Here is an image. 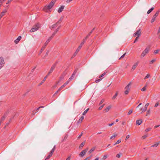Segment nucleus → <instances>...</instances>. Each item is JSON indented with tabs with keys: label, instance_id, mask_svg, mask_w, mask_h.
<instances>
[{
	"label": "nucleus",
	"instance_id": "nucleus-1",
	"mask_svg": "<svg viewBox=\"0 0 160 160\" xmlns=\"http://www.w3.org/2000/svg\"><path fill=\"white\" fill-rule=\"evenodd\" d=\"M56 0H52V2L50 3L48 6H45L43 8L45 12H47V10L50 9L55 4Z\"/></svg>",
	"mask_w": 160,
	"mask_h": 160
},
{
	"label": "nucleus",
	"instance_id": "nucleus-2",
	"mask_svg": "<svg viewBox=\"0 0 160 160\" xmlns=\"http://www.w3.org/2000/svg\"><path fill=\"white\" fill-rule=\"evenodd\" d=\"M40 27V25L38 23H37L34 25L31 29L30 30L31 32H34L38 30Z\"/></svg>",
	"mask_w": 160,
	"mask_h": 160
},
{
	"label": "nucleus",
	"instance_id": "nucleus-3",
	"mask_svg": "<svg viewBox=\"0 0 160 160\" xmlns=\"http://www.w3.org/2000/svg\"><path fill=\"white\" fill-rule=\"evenodd\" d=\"M150 47H147L142 53L141 56V58H142L144 57L145 55L148 53Z\"/></svg>",
	"mask_w": 160,
	"mask_h": 160
},
{
	"label": "nucleus",
	"instance_id": "nucleus-4",
	"mask_svg": "<svg viewBox=\"0 0 160 160\" xmlns=\"http://www.w3.org/2000/svg\"><path fill=\"white\" fill-rule=\"evenodd\" d=\"M52 38L51 37H50L47 40V41L45 42L44 43V45L42 47V48H41V50L40 53H42V51H43L45 48V47L47 46V45L48 44V43L50 42V40Z\"/></svg>",
	"mask_w": 160,
	"mask_h": 160
},
{
	"label": "nucleus",
	"instance_id": "nucleus-5",
	"mask_svg": "<svg viewBox=\"0 0 160 160\" xmlns=\"http://www.w3.org/2000/svg\"><path fill=\"white\" fill-rule=\"evenodd\" d=\"M131 84L132 82H130L125 88L126 90L125 91L124 93L125 94L127 95L128 94L130 90L129 87Z\"/></svg>",
	"mask_w": 160,
	"mask_h": 160
},
{
	"label": "nucleus",
	"instance_id": "nucleus-6",
	"mask_svg": "<svg viewBox=\"0 0 160 160\" xmlns=\"http://www.w3.org/2000/svg\"><path fill=\"white\" fill-rule=\"evenodd\" d=\"M141 34V31L140 29H138L133 34L134 37H139Z\"/></svg>",
	"mask_w": 160,
	"mask_h": 160
},
{
	"label": "nucleus",
	"instance_id": "nucleus-7",
	"mask_svg": "<svg viewBox=\"0 0 160 160\" xmlns=\"http://www.w3.org/2000/svg\"><path fill=\"white\" fill-rule=\"evenodd\" d=\"M88 150V148H87L82 150L81 152L79 154V156L81 157H83L85 155Z\"/></svg>",
	"mask_w": 160,
	"mask_h": 160
},
{
	"label": "nucleus",
	"instance_id": "nucleus-8",
	"mask_svg": "<svg viewBox=\"0 0 160 160\" xmlns=\"http://www.w3.org/2000/svg\"><path fill=\"white\" fill-rule=\"evenodd\" d=\"M4 61L2 57L0 58V69L4 66Z\"/></svg>",
	"mask_w": 160,
	"mask_h": 160
},
{
	"label": "nucleus",
	"instance_id": "nucleus-9",
	"mask_svg": "<svg viewBox=\"0 0 160 160\" xmlns=\"http://www.w3.org/2000/svg\"><path fill=\"white\" fill-rule=\"evenodd\" d=\"M55 146H54V148L52 149V150L51 151L49 155L47 157L46 159H48L49 158L51 157V156L52 155L53 152H54L55 151Z\"/></svg>",
	"mask_w": 160,
	"mask_h": 160
},
{
	"label": "nucleus",
	"instance_id": "nucleus-10",
	"mask_svg": "<svg viewBox=\"0 0 160 160\" xmlns=\"http://www.w3.org/2000/svg\"><path fill=\"white\" fill-rule=\"evenodd\" d=\"M158 13H159V11H158L154 15V16H153L151 20V23H152L153 22H154L155 21L156 18L158 16Z\"/></svg>",
	"mask_w": 160,
	"mask_h": 160
},
{
	"label": "nucleus",
	"instance_id": "nucleus-11",
	"mask_svg": "<svg viewBox=\"0 0 160 160\" xmlns=\"http://www.w3.org/2000/svg\"><path fill=\"white\" fill-rule=\"evenodd\" d=\"M149 105L148 103H147L145 105L143 109L142 108H140V110L142 111V112H145L147 109V108Z\"/></svg>",
	"mask_w": 160,
	"mask_h": 160
},
{
	"label": "nucleus",
	"instance_id": "nucleus-12",
	"mask_svg": "<svg viewBox=\"0 0 160 160\" xmlns=\"http://www.w3.org/2000/svg\"><path fill=\"white\" fill-rule=\"evenodd\" d=\"M55 66H56L55 64H54L52 65L49 71V72H48V73L47 75L48 76L49 75V74L53 72V71L55 69Z\"/></svg>",
	"mask_w": 160,
	"mask_h": 160
},
{
	"label": "nucleus",
	"instance_id": "nucleus-13",
	"mask_svg": "<svg viewBox=\"0 0 160 160\" xmlns=\"http://www.w3.org/2000/svg\"><path fill=\"white\" fill-rule=\"evenodd\" d=\"M112 106L111 105H110L107 107L104 110V111L105 112H107L110 109L112 108Z\"/></svg>",
	"mask_w": 160,
	"mask_h": 160
},
{
	"label": "nucleus",
	"instance_id": "nucleus-14",
	"mask_svg": "<svg viewBox=\"0 0 160 160\" xmlns=\"http://www.w3.org/2000/svg\"><path fill=\"white\" fill-rule=\"evenodd\" d=\"M65 6H62L60 7H59L58 10V13H60L62 12V11L63 10Z\"/></svg>",
	"mask_w": 160,
	"mask_h": 160
},
{
	"label": "nucleus",
	"instance_id": "nucleus-15",
	"mask_svg": "<svg viewBox=\"0 0 160 160\" xmlns=\"http://www.w3.org/2000/svg\"><path fill=\"white\" fill-rule=\"evenodd\" d=\"M142 122V119H139L137 120L136 121V123L137 125H140Z\"/></svg>",
	"mask_w": 160,
	"mask_h": 160
},
{
	"label": "nucleus",
	"instance_id": "nucleus-16",
	"mask_svg": "<svg viewBox=\"0 0 160 160\" xmlns=\"http://www.w3.org/2000/svg\"><path fill=\"white\" fill-rule=\"evenodd\" d=\"M76 73V71H75L72 74V75L71 76V77L69 79V80H72L74 77Z\"/></svg>",
	"mask_w": 160,
	"mask_h": 160
},
{
	"label": "nucleus",
	"instance_id": "nucleus-17",
	"mask_svg": "<svg viewBox=\"0 0 160 160\" xmlns=\"http://www.w3.org/2000/svg\"><path fill=\"white\" fill-rule=\"evenodd\" d=\"M21 37L19 36L18 37V38L14 41L15 43L16 44L18 43L19 41L21 39Z\"/></svg>",
	"mask_w": 160,
	"mask_h": 160
},
{
	"label": "nucleus",
	"instance_id": "nucleus-18",
	"mask_svg": "<svg viewBox=\"0 0 160 160\" xmlns=\"http://www.w3.org/2000/svg\"><path fill=\"white\" fill-rule=\"evenodd\" d=\"M95 147H94L92 148L88 152V153L89 154L92 153L95 150Z\"/></svg>",
	"mask_w": 160,
	"mask_h": 160
},
{
	"label": "nucleus",
	"instance_id": "nucleus-19",
	"mask_svg": "<svg viewBox=\"0 0 160 160\" xmlns=\"http://www.w3.org/2000/svg\"><path fill=\"white\" fill-rule=\"evenodd\" d=\"M48 76L47 75L43 79V80L39 84L38 86H40L42 85L46 80L47 77Z\"/></svg>",
	"mask_w": 160,
	"mask_h": 160
},
{
	"label": "nucleus",
	"instance_id": "nucleus-20",
	"mask_svg": "<svg viewBox=\"0 0 160 160\" xmlns=\"http://www.w3.org/2000/svg\"><path fill=\"white\" fill-rule=\"evenodd\" d=\"M64 76L63 75H62V76L60 77L59 80L57 82V84H58V83H59L60 81L63 79Z\"/></svg>",
	"mask_w": 160,
	"mask_h": 160
},
{
	"label": "nucleus",
	"instance_id": "nucleus-21",
	"mask_svg": "<svg viewBox=\"0 0 160 160\" xmlns=\"http://www.w3.org/2000/svg\"><path fill=\"white\" fill-rule=\"evenodd\" d=\"M84 118V116L81 117V118H80V119L78 121V123H81V122H82V121L83 120V119Z\"/></svg>",
	"mask_w": 160,
	"mask_h": 160
},
{
	"label": "nucleus",
	"instance_id": "nucleus-22",
	"mask_svg": "<svg viewBox=\"0 0 160 160\" xmlns=\"http://www.w3.org/2000/svg\"><path fill=\"white\" fill-rule=\"evenodd\" d=\"M7 12L6 9H5L1 13L0 15L2 16V17L4 16L5 14V13Z\"/></svg>",
	"mask_w": 160,
	"mask_h": 160
},
{
	"label": "nucleus",
	"instance_id": "nucleus-23",
	"mask_svg": "<svg viewBox=\"0 0 160 160\" xmlns=\"http://www.w3.org/2000/svg\"><path fill=\"white\" fill-rule=\"evenodd\" d=\"M85 141L82 142L81 143V144L79 146V148H82L83 147V146H84V145H85Z\"/></svg>",
	"mask_w": 160,
	"mask_h": 160
},
{
	"label": "nucleus",
	"instance_id": "nucleus-24",
	"mask_svg": "<svg viewBox=\"0 0 160 160\" xmlns=\"http://www.w3.org/2000/svg\"><path fill=\"white\" fill-rule=\"evenodd\" d=\"M117 135V134H116L115 133H114L113 135L110 137V139H112L113 138H115Z\"/></svg>",
	"mask_w": 160,
	"mask_h": 160
},
{
	"label": "nucleus",
	"instance_id": "nucleus-25",
	"mask_svg": "<svg viewBox=\"0 0 160 160\" xmlns=\"http://www.w3.org/2000/svg\"><path fill=\"white\" fill-rule=\"evenodd\" d=\"M59 28V27L52 34V36L51 37L52 38L53 36L58 32Z\"/></svg>",
	"mask_w": 160,
	"mask_h": 160
},
{
	"label": "nucleus",
	"instance_id": "nucleus-26",
	"mask_svg": "<svg viewBox=\"0 0 160 160\" xmlns=\"http://www.w3.org/2000/svg\"><path fill=\"white\" fill-rule=\"evenodd\" d=\"M138 63H135L132 66V69H133V70H134L135 69V68H136V67H137V66H138Z\"/></svg>",
	"mask_w": 160,
	"mask_h": 160
},
{
	"label": "nucleus",
	"instance_id": "nucleus-27",
	"mask_svg": "<svg viewBox=\"0 0 160 160\" xmlns=\"http://www.w3.org/2000/svg\"><path fill=\"white\" fill-rule=\"evenodd\" d=\"M118 92H117L115 95L114 96H113V97H112V99H115L116 98V97H117V96H118Z\"/></svg>",
	"mask_w": 160,
	"mask_h": 160
},
{
	"label": "nucleus",
	"instance_id": "nucleus-28",
	"mask_svg": "<svg viewBox=\"0 0 160 160\" xmlns=\"http://www.w3.org/2000/svg\"><path fill=\"white\" fill-rule=\"evenodd\" d=\"M81 48H80V47H78V48L76 50V51L74 54V55H75L77 54V53L79 51V50H80V49Z\"/></svg>",
	"mask_w": 160,
	"mask_h": 160
},
{
	"label": "nucleus",
	"instance_id": "nucleus-29",
	"mask_svg": "<svg viewBox=\"0 0 160 160\" xmlns=\"http://www.w3.org/2000/svg\"><path fill=\"white\" fill-rule=\"evenodd\" d=\"M154 9L153 8H152L148 10L147 12L148 14H149Z\"/></svg>",
	"mask_w": 160,
	"mask_h": 160
},
{
	"label": "nucleus",
	"instance_id": "nucleus-30",
	"mask_svg": "<svg viewBox=\"0 0 160 160\" xmlns=\"http://www.w3.org/2000/svg\"><path fill=\"white\" fill-rule=\"evenodd\" d=\"M89 109V108H88L86 110L84 111V112L82 113V115H85L86 114V113L88 111Z\"/></svg>",
	"mask_w": 160,
	"mask_h": 160
},
{
	"label": "nucleus",
	"instance_id": "nucleus-31",
	"mask_svg": "<svg viewBox=\"0 0 160 160\" xmlns=\"http://www.w3.org/2000/svg\"><path fill=\"white\" fill-rule=\"evenodd\" d=\"M159 144V142H156L154 144L152 145L151 146V147H157L158 145Z\"/></svg>",
	"mask_w": 160,
	"mask_h": 160
},
{
	"label": "nucleus",
	"instance_id": "nucleus-32",
	"mask_svg": "<svg viewBox=\"0 0 160 160\" xmlns=\"http://www.w3.org/2000/svg\"><path fill=\"white\" fill-rule=\"evenodd\" d=\"M148 136V134H146L145 135H144L143 136H142V138L143 139H144L145 138H146Z\"/></svg>",
	"mask_w": 160,
	"mask_h": 160
},
{
	"label": "nucleus",
	"instance_id": "nucleus-33",
	"mask_svg": "<svg viewBox=\"0 0 160 160\" xmlns=\"http://www.w3.org/2000/svg\"><path fill=\"white\" fill-rule=\"evenodd\" d=\"M121 140L119 139L118 140L117 142L114 144V145H116L117 144H118L121 142Z\"/></svg>",
	"mask_w": 160,
	"mask_h": 160
},
{
	"label": "nucleus",
	"instance_id": "nucleus-34",
	"mask_svg": "<svg viewBox=\"0 0 160 160\" xmlns=\"http://www.w3.org/2000/svg\"><path fill=\"white\" fill-rule=\"evenodd\" d=\"M151 129V128H148L146 129L145 130V132H147L149 131H150Z\"/></svg>",
	"mask_w": 160,
	"mask_h": 160
},
{
	"label": "nucleus",
	"instance_id": "nucleus-35",
	"mask_svg": "<svg viewBox=\"0 0 160 160\" xmlns=\"http://www.w3.org/2000/svg\"><path fill=\"white\" fill-rule=\"evenodd\" d=\"M133 111L132 109L130 110L128 112V115H130L132 112Z\"/></svg>",
	"mask_w": 160,
	"mask_h": 160
},
{
	"label": "nucleus",
	"instance_id": "nucleus-36",
	"mask_svg": "<svg viewBox=\"0 0 160 160\" xmlns=\"http://www.w3.org/2000/svg\"><path fill=\"white\" fill-rule=\"evenodd\" d=\"M150 77V75L149 74H147L146 76L144 78V79H146L147 78H149Z\"/></svg>",
	"mask_w": 160,
	"mask_h": 160
},
{
	"label": "nucleus",
	"instance_id": "nucleus-37",
	"mask_svg": "<svg viewBox=\"0 0 160 160\" xmlns=\"http://www.w3.org/2000/svg\"><path fill=\"white\" fill-rule=\"evenodd\" d=\"M105 104H104L103 105H102L101 106H100L99 108H98V110H101L102 108L104 106Z\"/></svg>",
	"mask_w": 160,
	"mask_h": 160
},
{
	"label": "nucleus",
	"instance_id": "nucleus-38",
	"mask_svg": "<svg viewBox=\"0 0 160 160\" xmlns=\"http://www.w3.org/2000/svg\"><path fill=\"white\" fill-rule=\"evenodd\" d=\"M146 90V86L144 87L141 89L142 91H144Z\"/></svg>",
	"mask_w": 160,
	"mask_h": 160
},
{
	"label": "nucleus",
	"instance_id": "nucleus-39",
	"mask_svg": "<svg viewBox=\"0 0 160 160\" xmlns=\"http://www.w3.org/2000/svg\"><path fill=\"white\" fill-rule=\"evenodd\" d=\"M58 24V23H57V22L56 23L53 25L52 27V28H54L56 27L57 26V24Z\"/></svg>",
	"mask_w": 160,
	"mask_h": 160
},
{
	"label": "nucleus",
	"instance_id": "nucleus-40",
	"mask_svg": "<svg viewBox=\"0 0 160 160\" xmlns=\"http://www.w3.org/2000/svg\"><path fill=\"white\" fill-rule=\"evenodd\" d=\"M121 153H119L118 154L116 155V157L117 158H119L121 156Z\"/></svg>",
	"mask_w": 160,
	"mask_h": 160
},
{
	"label": "nucleus",
	"instance_id": "nucleus-41",
	"mask_svg": "<svg viewBox=\"0 0 160 160\" xmlns=\"http://www.w3.org/2000/svg\"><path fill=\"white\" fill-rule=\"evenodd\" d=\"M159 51V50H155L154 52V54H157Z\"/></svg>",
	"mask_w": 160,
	"mask_h": 160
},
{
	"label": "nucleus",
	"instance_id": "nucleus-42",
	"mask_svg": "<svg viewBox=\"0 0 160 160\" xmlns=\"http://www.w3.org/2000/svg\"><path fill=\"white\" fill-rule=\"evenodd\" d=\"M107 158V155H104L103 156L102 159L103 160H105Z\"/></svg>",
	"mask_w": 160,
	"mask_h": 160
},
{
	"label": "nucleus",
	"instance_id": "nucleus-43",
	"mask_svg": "<svg viewBox=\"0 0 160 160\" xmlns=\"http://www.w3.org/2000/svg\"><path fill=\"white\" fill-rule=\"evenodd\" d=\"M150 112V110L149 109L148 110V111L147 112V113L146 115V116H148V115H149V114Z\"/></svg>",
	"mask_w": 160,
	"mask_h": 160
},
{
	"label": "nucleus",
	"instance_id": "nucleus-44",
	"mask_svg": "<svg viewBox=\"0 0 160 160\" xmlns=\"http://www.w3.org/2000/svg\"><path fill=\"white\" fill-rule=\"evenodd\" d=\"M71 81L70 80H69V79L68 80V81H67L66 82H65L64 85L66 86L67 84H68L69 83V82Z\"/></svg>",
	"mask_w": 160,
	"mask_h": 160
},
{
	"label": "nucleus",
	"instance_id": "nucleus-45",
	"mask_svg": "<svg viewBox=\"0 0 160 160\" xmlns=\"http://www.w3.org/2000/svg\"><path fill=\"white\" fill-rule=\"evenodd\" d=\"M105 101V100L104 99L102 100L99 103V105L101 104Z\"/></svg>",
	"mask_w": 160,
	"mask_h": 160
},
{
	"label": "nucleus",
	"instance_id": "nucleus-46",
	"mask_svg": "<svg viewBox=\"0 0 160 160\" xmlns=\"http://www.w3.org/2000/svg\"><path fill=\"white\" fill-rule=\"evenodd\" d=\"M63 19V18L62 17H61L59 21L57 22V23H58L59 22H61Z\"/></svg>",
	"mask_w": 160,
	"mask_h": 160
},
{
	"label": "nucleus",
	"instance_id": "nucleus-47",
	"mask_svg": "<svg viewBox=\"0 0 160 160\" xmlns=\"http://www.w3.org/2000/svg\"><path fill=\"white\" fill-rule=\"evenodd\" d=\"M159 103L158 102H157L155 105H154V107H158V105H159Z\"/></svg>",
	"mask_w": 160,
	"mask_h": 160
},
{
	"label": "nucleus",
	"instance_id": "nucleus-48",
	"mask_svg": "<svg viewBox=\"0 0 160 160\" xmlns=\"http://www.w3.org/2000/svg\"><path fill=\"white\" fill-rule=\"evenodd\" d=\"M126 53H124L122 56H121V57L119 58V59H121V58H123L125 56V55H126Z\"/></svg>",
	"mask_w": 160,
	"mask_h": 160
},
{
	"label": "nucleus",
	"instance_id": "nucleus-49",
	"mask_svg": "<svg viewBox=\"0 0 160 160\" xmlns=\"http://www.w3.org/2000/svg\"><path fill=\"white\" fill-rule=\"evenodd\" d=\"M91 156L87 157L84 159V160H89V159L91 158Z\"/></svg>",
	"mask_w": 160,
	"mask_h": 160
},
{
	"label": "nucleus",
	"instance_id": "nucleus-50",
	"mask_svg": "<svg viewBox=\"0 0 160 160\" xmlns=\"http://www.w3.org/2000/svg\"><path fill=\"white\" fill-rule=\"evenodd\" d=\"M5 116H3L2 118L0 121H1L2 122V121H4V119H5Z\"/></svg>",
	"mask_w": 160,
	"mask_h": 160
},
{
	"label": "nucleus",
	"instance_id": "nucleus-51",
	"mask_svg": "<svg viewBox=\"0 0 160 160\" xmlns=\"http://www.w3.org/2000/svg\"><path fill=\"white\" fill-rule=\"evenodd\" d=\"M106 74L105 72H104L103 73H102L100 77L99 78H101L104 75H105Z\"/></svg>",
	"mask_w": 160,
	"mask_h": 160
},
{
	"label": "nucleus",
	"instance_id": "nucleus-52",
	"mask_svg": "<svg viewBox=\"0 0 160 160\" xmlns=\"http://www.w3.org/2000/svg\"><path fill=\"white\" fill-rule=\"evenodd\" d=\"M156 61V59H153L152 60L151 62H150V63H153V62H154L155 61Z\"/></svg>",
	"mask_w": 160,
	"mask_h": 160
},
{
	"label": "nucleus",
	"instance_id": "nucleus-53",
	"mask_svg": "<svg viewBox=\"0 0 160 160\" xmlns=\"http://www.w3.org/2000/svg\"><path fill=\"white\" fill-rule=\"evenodd\" d=\"M102 79H99L97 80H96L95 82L96 83H97V82H99V81H100Z\"/></svg>",
	"mask_w": 160,
	"mask_h": 160
},
{
	"label": "nucleus",
	"instance_id": "nucleus-54",
	"mask_svg": "<svg viewBox=\"0 0 160 160\" xmlns=\"http://www.w3.org/2000/svg\"><path fill=\"white\" fill-rule=\"evenodd\" d=\"M139 38V37H136L135 40V41H134V43H135L136 41H137L138 40V38Z\"/></svg>",
	"mask_w": 160,
	"mask_h": 160
},
{
	"label": "nucleus",
	"instance_id": "nucleus-55",
	"mask_svg": "<svg viewBox=\"0 0 160 160\" xmlns=\"http://www.w3.org/2000/svg\"><path fill=\"white\" fill-rule=\"evenodd\" d=\"M6 0H0V3L2 4Z\"/></svg>",
	"mask_w": 160,
	"mask_h": 160
},
{
	"label": "nucleus",
	"instance_id": "nucleus-56",
	"mask_svg": "<svg viewBox=\"0 0 160 160\" xmlns=\"http://www.w3.org/2000/svg\"><path fill=\"white\" fill-rule=\"evenodd\" d=\"M85 42V40H83L82 42L81 43V45H83Z\"/></svg>",
	"mask_w": 160,
	"mask_h": 160
},
{
	"label": "nucleus",
	"instance_id": "nucleus-57",
	"mask_svg": "<svg viewBox=\"0 0 160 160\" xmlns=\"http://www.w3.org/2000/svg\"><path fill=\"white\" fill-rule=\"evenodd\" d=\"M129 137H130V135H127L126 138V140L128 139V138H129Z\"/></svg>",
	"mask_w": 160,
	"mask_h": 160
},
{
	"label": "nucleus",
	"instance_id": "nucleus-58",
	"mask_svg": "<svg viewBox=\"0 0 160 160\" xmlns=\"http://www.w3.org/2000/svg\"><path fill=\"white\" fill-rule=\"evenodd\" d=\"M114 124V122H113L112 123H110V124H108V126H109V127H111V126H112V125H113V124Z\"/></svg>",
	"mask_w": 160,
	"mask_h": 160
},
{
	"label": "nucleus",
	"instance_id": "nucleus-59",
	"mask_svg": "<svg viewBox=\"0 0 160 160\" xmlns=\"http://www.w3.org/2000/svg\"><path fill=\"white\" fill-rule=\"evenodd\" d=\"M82 134H83V133H82V132L81 133V134L78 137V138H80L82 136Z\"/></svg>",
	"mask_w": 160,
	"mask_h": 160
},
{
	"label": "nucleus",
	"instance_id": "nucleus-60",
	"mask_svg": "<svg viewBox=\"0 0 160 160\" xmlns=\"http://www.w3.org/2000/svg\"><path fill=\"white\" fill-rule=\"evenodd\" d=\"M72 0H67L66 1L67 3H68L72 1Z\"/></svg>",
	"mask_w": 160,
	"mask_h": 160
},
{
	"label": "nucleus",
	"instance_id": "nucleus-61",
	"mask_svg": "<svg viewBox=\"0 0 160 160\" xmlns=\"http://www.w3.org/2000/svg\"><path fill=\"white\" fill-rule=\"evenodd\" d=\"M70 157L69 156L68 157L66 160H70Z\"/></svg>",
	"mask_w": 160,
	"mask_h": 160
},
{
	"label": "nucleus",
	"instance_id": "nucleus-62",
	"mask_svg": "<svg viewBox=\"0 0 160 160\" xmlns=\"http://www.w3.org/2000/svg\"><path fill=\"white\" fill-rule=\"evenodd\" d=\"M36 68V67H34L32 69V72H33Z\"/></svg>",
	"mask_w": 160,
	"mask_h": 160
},
{
	"label": "nucleus",
	"instance_id": "nucleus-63",
	"mask_svg": "<svg viewBox=\"0 0 160 160\" xmlns=\"http://www.w3.org/2000/svg\"><path fill=\"white\" fill-rule=\"evenodd\" d=\"M65 86L63 84L60 87L61 88H62V89L64 88Z\"/></svg>",
	"mask_w": 160,
	"mask_h": 160
},
{
	"label": "nucleus",
	"instance_id": "nucleus-64",
	"mask_svg": "<svg viewBox=\"0 0 160 160\" xmlns=\"http://www.w3.org/2000/svg\"><path fill=\"white\" fill-rule=\"evenodd\" d=\"M99 159V157H98L96 158L94 160H98Z\"/></svg>",
	"mask_w": 160,
	"mask_h": 160
}]
</instances>
